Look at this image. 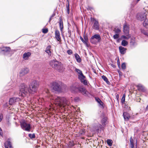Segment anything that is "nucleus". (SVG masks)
Masks as SVG:
<instances>
[{
    "mask_svg": "<svg viewBox=\"0 0 148 148\" xmlns=\"http://www.w3.org/2000/svg\"><path fill=\"white\" fill-rule=\"evenodd\" d=\"M5 145H7L8 147H9L10 148H13V147L12 146L11 143L9 140H8L5 142Z\"/></svg>",
    "mask_w": 148,
    "mask_h": 148,
    "instance_id": "obj_29",
    "label": "nucleus"
},
{
    "mask_svg": "<svg viewBox=\"0 0 148 148\" xmlns=\"http://www.w3.org/2000/svg\"><path fill=\"white\" fill-rule=\"evenodd\" d=\"M59 23L60 31L62 32L63 29V24L62 19L61 17H59Z\"/></svg>",
    "mask_w": 148,
    "mask_h": 148,
    "instance_id": "obj_16",
    "label": "nucleus"
},
{
    "mask_svg": "<svg viewBox=\"0 0 148 148\" xmlns=\"http://www.w3.org/2000/svg\"><path fill=\"white\" fill-rule=\"evenodd\" d=\"M130 146L131 148H137L136 145L134 146V141L132 137H131L130 139Z\"/></svg>",
    "mask_w": 148,
    "mask_h": 148,
    "instance_id": "obj_19",
    "label": "nucleus"
},
{
    "mask_svg": "<svg viewBox=\"0 0 148 148\" xmlns=\"http://www.w3.org/2000/svg\"><path fill=\"white\" fill-rule=\"evenodd\" d=\"M102 142H103V140H102Z\"/></svg>",
    "mask_w": 148,
    "mask_h": 148,
    "instance_id": "obj_58",
    "label": "nucleus"
},
{
    "mask_svg": "<svg viewBox=\"0 0 148 148\" xmlns=\"http://www.w3.org/2000/svg\"><path fill=\"white\" fill-rule=\"evenodd\" d=\"M54 103L60 107L64 108L68 104V102L65 98L58 97L55 99Z\"/></svg>",
    "mask_w": 148,
    "mask_h": 148,
    "instance_id": "obj_3",
    "label": "nucleus"
},
{
    "mask_svg": "<svg viewBox=\"0 0 148 148\" xmlns=\"http://www.w3.org/2000/svg\"><path fill=\"white\" fill-rule=\"evenodd\" d=\"M77 99H79V98H77V97H76L75 98V100H77Z\"/></svg>",
    "mask_w": 148,
    "mask_h": 148,
    "instance_id": "obj_53",
    "label": "nucleus"
},
{
    "mask_svg": "<svg viewBox=\"0 0 148 148\" xmlns=\"http://www.w3.org/2000/svg\"><path fill=\"white\" fill-rule=\"evenodd\" d=\"M10 48L8 47H3V49H1V51L4 52H8L10 51Z\"/></svg>",
    "mask_w": 148,
    "mask_h": 148,
    "instance_id": "obj_27",
    "label": "nucleus"
},
{
    "mask_svg": "<svg viewBox=\"0 0 148 148\" xmlns=\"http://www.w3.org/2000/svg\"><path fill=\"white\" fill-rule=\"evenodd\" d=\"M1 128L0 127V130H1Z\"/></svg>",
    "mask_w": 148,
    "mask_h": 148,
    "instance_id": "obj_60",
    "label": "nucleus"
},
{
    "mask_svg": "<svg viewBox=\"0 0 148 148\" xmlns=\"http://www.w3.org/2000/svg\"><path fill=\"white\" fill-rule=\"evenodd\" d=\"M125 36L122 35L121 37V39H125L126 40H128L130 38L131 36V35L130 34H125Z\"/></svg>",
    "mask_w": 148,
    "mask_h": 148,
    "instance_id": "obj_23",
    "label": "nucleus"
},
{
    "mask_svg": "<svg viewBox=\"0 0 148 148\" xmlns=\"http://www.w3.org/2000/svg\"><path fill=\"white\" fill-rule=\"evenodd\" d=\"M107 142L108 145L110 146L112 145L113 141L112 140L110 139H108L107 141Z\"/></svg>",
    "mask_w": 148,
    "mask_h": 148,
    "instance_id": "obj_32",
    "label": "nucleus"
},
{
    "mask_svg": "<svg viewBox=\"0 0 148 148\" xmlns=\"http://www.w3.org/2000/svg\"><path fill=\"white\" fill-rule=\"evenodd\" d=\"M62 84L61 82H54L52 83V87L54 91L61 92L62 91Z\"/></svg>",
    "mask_w": 148,
    "mask_h": 148,
    "instance_id": "obj_5",
    "label": "nucleus"
},
{
    "mask_svg": "<svg viewBox=\"0 0 148 148\" xmlns=\"http://www.w3.org/2000/svg\"><path fill=\"white\" fill-rule=\"evenodd\" d=\"M138 1H140V0H137Z\"/></svg>",
    "mask_w": 148,
    "mask_h": 148,
    "instance_id": "obj_59",
    "label": "nucleus"
},
{
    "mask_svg": "<svg viewBox=\"0 0 148 148\" xmlns=\"http://www.w3.org/2000/svg\"><path fill=\"white\" fill-rule=\"evenodd\" d=\"M29 71V69L27 68H25L21 70L20 74L22 75H24L27 73Z\"/></svg>",
    "mask_w": 148,
    "mask_h": 148,
    "instance_id": "obj_22",
    "label": "nucleus"
},
{
    "mask_svg": "<svg viewBox=\"0 0 148 148\" xmlns=\"http://www.w3.org/2000/svg\"><path fill=\"white\" fill-rule=\"evenodd\" d=\"M84 42H83V43L86 45H87L88 43V40L87 35H84Z\"/></svg>",
    "mask_w": 148,
    "mask_h": 148,
    "instance_id": "obj_26",
    "label": "nucleus"
},
{
    "mask_svg": "<svg viewBox=\"0 0 148 148\" xmlns=\"http://www.w3.org/2000/svg\"><path fill=\"white\" fill-rule=\"evenodd\" d=\"M75 71L78 74V75L79 79L80 80L81 82L85 85H87V82L85 79L86 77L83 74L82 71L79 69L75 68Z\"/></svg>",
    "mask_w": 148,
    "mask_h": 148,
    "instance_id": "obj_4",
    "label": "nucleus"
},
{
    "mask_svg": "<svg viewBox=\"0 0 148 148\" xmlns=\"http://www.w3.org/2000/svg\"><path fill=\"white\" fill-rule=\"evenodd\" d=\"M0 135L2 136H3V132L1 128L0 130Z\"/></svg>",
    "mask_w": 148,
    "mask_h": 148,
    "instance_id": "obj_46",
    "label": "nucleus"
},
{
    "mask_svg": "<svg viewBox=\"0 0 148 148\" xmlns=\"http://www.w3.org/2000/svg\"><path fill=\"white\" fill-rule=\"evenodd\" d=\"M42 32L44 34H46L48 32V29L47 28H44L42 29Z\"/></svg>",
    "mask_w": 148,
    "mask_h": 148,
    "instance_id": "obj_37",
    "label": "nucleus"
},
{
    "mask_svg": "<svg viewBox=\"0 0 148 148\" xmlns=\"http://www.w3.org/2000/svg\"><path fill=\"white\" fill-rule=\"evenodd\" d=\"M3 118L2 116L0 115V122L1 121Z\"/></svg>",
    "mask_w": 148,
    "mask_h": 148,
    "instance_id": "obj_50",
    "label": "nucleus"
},
{
    "mask_svg": "<svg viewBox=\"0 0 148 148\" xmlns=\"http://www.w3.org/2000/svg\"><path fill=\"white\" fill-rule=\"evenodd\" d=\"M91 22L93 24L92 28L95 30H98L99 29V25L98 22L94 18H91Z\"/></svg>",
    "mask_w": 148,
    "mask_h": 148,
    "instance_id": "obj_11",
    "label": "nucleus"
},
{
    "mask_svg": "<svg viewBox=\"0 0 148 148\" xmlns=\"http://www.w3.org/2000/svg\"><path fill=\"white\" fill-rule=\"evenodd\" d=\"M29 136L31 139H34L35 138V135L34 134H29L28 135Z\"/></svg>",
    "mask_w": 148,
    "mask_h": 148,
    "instance_id": "obj_33",
    "label": "nucleus"
},
{
    "mask_svg": "<svg viewBox=\"0 0 148 148\" xmlns=\"http://www.w3.org/2000/svg\"><path fill=\"white\" fill-rule=\"evenodd\" d=\"M31 55V53L30 52H25L23 55V58L25 60H28Z\"/></svg>",
    "mask_w": 148,
    "mask_h": 148,
    "instance_id": "obj_15",
    "label": "nucleus"
},
{
    "mask_svg": "<svg viewBox=\"0 0 148 148\" xmlns=\"http://www.w3.org/2000/svg\"><path fill=\"white\" fill-rule=\"evenodd\" d=\"M128 44V42L125 40H123L121 42V45L123 46H125Z\"/></svg>",
    "mask_w": 148,
    "mask_h": 148,
    "instance_id": "obj_31",
    "label": "nucleus"
},
{
    "mask_svg": "<svg viewBox=\"0 0 148 148\" xmlns=\"http://www.w3.org/2000/svg\"><path fill=\"white\" fill-rule=\"evenodd\" d=\"M74 55L77 62L79 63L81 62L82 59L78 54L77 53H75Z\"/></svg>",
    "mask_w": 148,
    "mask_h": 148,
    "instance_id": "obj_24",
    "label": "nucleus"
},
{
    "mask_svg": "<svg viewBox=\"0 0 148 148\" xmlns=\"http://www.w3.org/2000/svg\"><path fill=\"white\" fill-rule=\"evenodd\" d=\"M114 31L116 34H118L119 35L121 32V30L117 28H115Z\"/></svg>",
    "mask_w": 148,
    "mask_h": 148,
    "instance_id": "obj_34",
    "label": "nucleus"
},
{
    "mask_svg": "<svg viewBox=\"0 0 148 148\" xmlns=\"http://www.w3.org/2000/svg\"><path fill=\"white\" fill-rule=\"evenodd\" d=\"M122 68L123 69H125L126 68V65L125 63H123L122 65Z\"/></svg>",
    "mask_w": 148,
    "mask_h": 148,
    "instance_id": "obj_42",
    "label": "nucleus"
},
{
    "mask_svg": "<svg viewBox=\"0 0 148 148\" xmlns=\"http://www.w3.org/2000/svg\"><path fill=\"white\" fill-rule=\"evenodd\" d=\"M86 92V89L84 87L80 86L78 88L77 92L81 93L83 95H87Z\"/></svg>",
    "mask_w": 148,
    "mask_h": 148,
    "instance_id": "obj_14",
    "label": "nucleus"
},
{
    "mask_svg": "<svg viewBox=\"0 0 148 148\" xmlns=\"http://www.w3.org/2000/svg\"><path fill=\"white\" fill-rule=\"evenodd\" d=\"M8 106V103H6L3 105V107L4 108H7Z\"/></svg>",
    "mask_w": 148,
    "mask_h": 148,
    "instance_id": "obj_47",
    "label": "nucleus"
},
{
    "mask_svg": "<svg viewBox=\"0 0 148 148\" xmlns=\"http://www.w3.org/2000/svg\"><path fill=\"white\" fill-rule=\"evenodd\" d=\"M55 14H53L51 16H50V17L51 18H52L54 16H55Z\"/></svg>",
    "mask_w": 148,
    "mask_h": 148,
    "instance_id": "obj_51",
    "label": "nucleus"
},
{
    "mask_svg": "<svg viewBox=\"0 0 148 148\" xmlns=\"http://www.w3.org/2000/svg\"><path fill=\"white\" fill-rule=\"evenodd\" d=\"M120 52L123 54H125L126 52V49L124 47L120 46L119 47Z\"/></svg>",
    "mask_w": 148,
    "mask_h": 148,
    "instance_id": "obj_25",
    "label": "nucleus"
},
{
    "mask_svg": "<svg viewBox=\"0 0 148 148\" xmlns=\"http://www.w3.org/2000/svg\"><path fill=\"white\" fill-rule=\"evenodd\" d=\"M55 38L56 40L59 42L62 41L61 37L59 31L57 29H56L55 31Z\"/></svg>",
    "mask_w": 148,
    "mask_h": 148,
    "instance_id": "obj_12",
    "label": "nucleus"
},
{
    "mask_svg": "<svg viewBox=\"0 0 148 148\" xmlns=\"http://www.w3.org/2000/svg\"><path fill=\"white\" fill-rule=\"evenodd\" d=\"M52 18H51V17H50V18H49V21H51Z\"/></svg>",
    "mask_w": 148,
    "mask_h": 148,
    "instance_id": "obj_54",
    "label": "nucleus"
},
{
    "mask_svg": "<svg viewBox=\"0 0 148 148\" xmlns=\"http://www.w3.org/2000/svg\"><path fill=\"white\" fill-rule=\"evenodd\" d=\"M136 17L138 20L143 21L146 18V15L144 13H138L137 14Z\"/></svg>",
    "mask_w": 148,
    "mask_h": 148,
    "instance_id": "obj_13",
    "label": "nucleus"
},
{
    "mask_svg": "<svg viewBox=\"0 0 148 148\" xmlns=\"http://www.w3.org/2000/svg\"><path fill=\"white\" fill-rule=\"evenodd\" d=\"M5 148H8V146H7V145H5Z\"/></svg>",
    "mask_w": 148,
    "mask_h": 148,
    "instance_id": "obj_55",
    "label": "nucleus"
},
{
    "mask_svg": "<svg viewBox=\"0 0 148 148\" xmlns=\"http://www.w3.org/2000/svg\"><path fill=\"white\" fill-rule=\"evenodd\" d=\"M67 53L69 55H71L73 53V52L72 51L71 49H69L67 51Z\"/></svg>",
    "mask_w": 148,
    "mask_h": 148,
    "instance_id": "obj_40",
    "label": "nucleus"
},
{
    "mask_svg": "<svg viewBox=\"0 0 148 148\" xmlns=\"http://www.w3.org/2000/svg\"><path fill=\"white\" fill-rule=\"evenodd\" d=\"M95 99L98 103H99L100 105H101V103L102 102V101L99 99L98 98L95 97Z\"/></svg>",
    "mask_w": 148,
    "mask_h": 148,
    "instance_id": "obj_39",
    "label": "nucleus"
},
{
    "mask_svg": "<svg viewBox=\"0 0 148 148\" xmlns=\"http://www.w3.org/2000/svg\"><path fill=\"white\" fill-rule=\"evenodd\" d=\"M125 94H124L123 95V97L121 99V102L122 103H124L125 101Z\"/></svg>",
    "mask_w": 148,
    "mask_h": 148,
    "instance_id": "obj_35",
    "label": "nucleus"
},
{
    "mask_svg": "<svg viewBox=\"0 0 148 148\" xmlns=\"http://www.w3.org/2000/svg\"><path fill=\"white\" fill-rule=\"evenodd\" d=\"M79 38H80V39L82 40V42L83 43V42H84V39L82 38V37L81 36H80Z\"/></svg>",
    "mask_w": 148,
    "mask_h": 148,
    "instance_id": "obj_48",
    "label": "nucleus"
},
{
    "mask_svg": "<svg viewBox=\"0 0 148 148\" xmlns=\"http://www.w3.org/2000/svg\"><path fill=\"white\" fill-rule=\"evenodd\" d=\"M138 89L139 90H142L143 89V86L141 84H139L138 85Z\"/></svg>",
    "mask_w": 148,
    "mask_h": 148,
    "instance_id": "obj_36",
    "label": "nucleus"
},
{
    "mask_svg": "<svg viewBox=\"0 0 148 148\" xmlns=\"http://www.w3.org/2000/svg\"><path fill=\"white\" fill-rule=\"evenodd\" d=\"M69 37L71 38V31L70 30H69L68 31Z\"/></svg>",
    "mask_w": 148,
    "mask_h": 148,
    "instance_id": "obj_45",
    "label": "nucleus"
},
{
    "mask_svg": "<svg viewBox=\"0 0 148 148\" xmlns=\"http://www.w3.org/2000/svg\"><path fill=\"white\" fill-rule=\"evenodd\" d=\"M103 118H102V127L103 126H105L108 123L107 120V118L106 115L103 116Z\"/></svg>",
    "mask_w": 148,
    "mask_h": 148,
    "instance_id": "obj_17",
    "label": "nucleus"
},
{
    "mask_svg": "<svg viewBox=\"0 0 148 148\" xmlns=\"http://www.w3.org/2000/svg\"><path fill=\"white\" fill-rule=\"evenodd\" d=\"M142 32L144 35H146L148 36V33L146 32L145 31H144V30L142 31Z\"/></svg>",
    "mask_w": 148,
    "mask_h": 148,
    "instance_id": "obj_44",
    "label": "nucleus"
},
{
    "mask_svg": "<svg viewBox=\"0 0 148 148\" xmlns=\"http://www.w3.org/2000/svg\"><path fill=\"white\" fill-rule=\"evenodd\" d=\"M102 79H103L108 84H110V83L109 82L108 79L105 76H102Z\"/></svg>",
    "mask_w": 148,
    "mask_h": 148,
    "instance_id": "obj_30",
    "label": "nucleus"
},
{
    "mask_svg": "<svg viewBox=\"0 0 148 148\" xmlns=\"http://www.w3.org/2000/svg\"><path fill=\"white\" fill-rule=\"evenodd\" d=\"M92 71L95 73H96V70L94 68L93 66H92Z\"/></svg>",
    "mask_w": 148,
    "mask_h": 148,
    "instance_id": "obj_43",
    "label": "nucleus"
},
{
    "mask_svg": "<svg viewBox=\"0 0 148 148\" xmlns=\"http://www.w3.org/2000/svg\"><path fill=\"white\" fill-rule=\"evenodd\" d=\"M80 85L77 83H75L70 86V90L72 92H77Z\"/></svg>",
    "mask_w": 148,
    "mask_h": 148,
    "instance_id": "obj_9",
    "label": "nucleus"
},
{
    "mask_svg": "<svg viewBox=\"0 0 148 148\" xmlns=\"http://www.w3.org/2000/svg\"><path fill=\"white\" fill-rule=\"evenodd\" d=\"M21 101V99L18 97H13L10 98L9 101V103L10 105L14 104L15 103Z\"/></svg>",
    "mask_w": 148,
    "mask_h": 148,
    "instance_id": "obj_10",
    "label": "nucleus"
},
{
    "mask_svg": "<svg viewBox=\"0 0 148 148\" xmlns=\"http://www.w3.org/2000/svg\"><path fill=\"white\" fill-rule=\"evenodd\" d=\"M123 115L124 119L126 121H128L130 117L129 114L127 112H123Z\"/></svg>",
    "mask_w": 148,
    "mask_h": 148,
    "instance_id": "obj_21",
    "label": "nucleus"
},
{
    "mask_svg": "<svg viewBox=\"0 0 148 148\" xmlns=\"http://www.w3.org/2000/svg\"><path fill=\"white\" fill-rule=\"evenodd\" d=\"M102 109L104 108V112L105 113L106 112V111H107V107L105 106V105L104 104H103V103H102Z\"/></svg>",
    "mask_w": 148,
    "mask_h": 148,
    "instance_id": "obj_38",
    "label": "nucleus"
},
{
    "mask_svg": "<svg viewBox=\"0 0 148 148\" xmlns=\"http://www.w3.org/2000/svg\"><path fill=\"white\" fill-rule=\"evenodd\" d=\"M20 125L21 128L23 130L29 132L30 131V125L27 123L25 121L23 120L20 122Z\"/></svg>",
    "mask_w": 148,
    "mask_h": 148,
    "instance_id": "obj_7",
    "label": "nucleus"
},
{
    "mask_svg": "<svg viewBox=\"0 0 148 148\" xmlns=\"http://www.w3.org/2000/svg\"><path fill=\"white\" fill-rule=\"evenodd\" d=\"M39 86L38 82L36 80H34L31 82L29 85V93L33 94L36 93Z\"/></svg>",
    "mask_w": 148,
    "mask_h": 148,
    "instance_id": "obj_2",
    "label": "nucleus"
},
{
    "mask_svg": "<svg viewBox=\"0 0 148 148\" xmlns=\"http://www.w3.org/2000/svg\"><path fill=\"white\" fill-rule=\"evenodd\" d=\"M29 88L26 84H22L20 86V91L22 97H25L29 93Z\"/></svg>",
    "mask_w": 148,
    "mask_h": 148,
    "instance_id": "obj_6",
    "label": "nucleus"
},
{
    "mask_svg": "<svg viewBox=\"0 0 148 148\" xmlns=\"http://www.w3.org/2000/svg\"><path fill=\"white\" fill-rule=\"evenodd\" d=\"M101 38L100 36L98 34H95L92 36L90 39L91 43L96 44L99 42L101 40Z\"/></svg>",
    "mask_w": 148,
    "mask_h": 148,
    "instance_id": "obj_8",
    "label": "nucleus"
},
{
    "mask_svg": "<svg viewBox=\"0 0 148 148\" xmlns=\"http://www.w3.org/2000/svg\"><path fill=\"white\" fill-rule=\"evenodd\" d=\"M51 47V45H48L46 48L45 51L47 53L48 55L51 56V52L50 51Z\"/></svg>",
    "mask_w": 148,
    "mask_h": 148,
    "instance_id": "obj_20",
    "label": "nucleus"
},
{
    "mask_svg": "<svg viewBox=\"0 0 148 148\" xmlns=\"http://www.w3.org/2000/svg\"><path fill=\"white\" fill-rule=\"evenodd\" d=\"M123 32L125 34H129V28L127 24H125L123 26Z\"/></svg>",
    "mask_w": 148,
    "mask_h": 148,
    "instance_id": "obj_18",
    "label": "nucleus"
},
{
    "mask_svg": "<svg viewBox=\"0 0 148 148\" xmlns=\"http://www.w3.org/2000/svg\"><path fill=\"white\" fill-rule=\"evenodd\" d=\"M119 97V95H117L116 96V97Z\"/></svg>",
    "mask_w": 148,
    "mask_h": 148,
    "instance_id": "obj_56",
    "label": "nucleus"
},
{
    "mask_svg": "<svg viewBox=\"0 0 148 148\" xmlns=\"http://www.w3.org/2000/svg\"><path fill=\"white\" fill-rule=\"evenodd\" d=\"M66 7L67 9V11L68 14H69V0H66Z\"/></svg>",
    "mask_w": 148,
    "mask_h": 148,
    "instance_id": "obj_28",
    "label": "nucleus"
},
{
    "mask_svg": "<svg viewBox=\"0 0 148 148\" xmlns=\"http://www.w3.org/2000/svg\"><path fill=\"white\" fill-rule=\"evenodd\" d=\"M119 97V95H117L116 96V97Z\"/></svg>",
    "mask_w": 148,
    "mask_h": 148,
    "instance_id": "obj_57",
    "label": "nucleus"
},
{
    "mask_svg": "<svg viewBox=\"0 0 148 148\" xmlns=\"http://www.w3.org/2000/svg\"><path fill=\"white\" fill-rule=\"evenodd\" d=\"M49 64L52 67L59 72H62L64 71V69L61 63L56 59L51 60L49 62Z\"/></svg>",
    "mask_w": 148,
    "mask_h": 148,
    "instance_id": "obj_1",
    "label": "nucleus"
},
{
    "mask_svg": "<svg viewBox=\"0 0 148 148\" xmlns=\"http://www.w3.org/2000/svg\"><path fill=\"white\" fill-rule=\"evenodd\" d=\"M119 37V35L118 34H116L115 35H114L113 37L114 39H116L118 38Z\"/></svg>",
    "mask_w": 148,
    "mask_h": 148,
    "instance_id": "obj_41",
    "label": "nucleus"
},
{
    "mask_svg": "<svg viewBox=\"0 0 148 148\" xmlns=\"http://www.w3.org/2000/svg\"><path fill=\"white\" fill-rule=\"evenodd\" d=\"M100 130H99V129H97L98 132H99V131H100V132H101V127L100 128Z\"/></svg>",
    "mask_w": 148,
    "mask_h": 148,
    "instance_id": "obj_52",
    "label": "nucleus"
},
{
    "mask_svg": "<svg viewBox=\"0 0 148 148\" xmlns=\"http://www.w3.org/2000/svg\"><path fill=\"white\" fill-rule=\"evenodd\" d=\"M81 134H84L85 133V132L83 130H82L80 132Z\"/></svg>",
    "mask_w": 148,
    "mask_h": 148,
    "instance_id": "obj_49",
    "label": "nucleus"
}]
</instances>
